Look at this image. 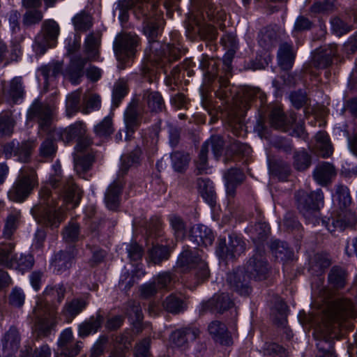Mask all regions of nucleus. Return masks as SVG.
<instances>
[{
	"label": "nucleus",
	"mask_w": 357,
	"mask_h": 357,
	"mask_svg": "<svg viewBox=\"0 0 357 357\" xmlns=\"http://www.w3.org/2000/svg\"><path fill=\"white\" fill-rule=\"evenodd\" d=\"M54 174H51L48 183L39 191L38 203L33 206L31 213L39 223L51 229L58 228L64 220L65 215L57 198L63 202L77 206L81 199V190L72 178L61 177V166L56 162L52 166Z\"/></svg>",
	"instance_id": "f257e3e1"
},
{
	"label": "nucleus",
	"mask_w": 357,
	"mask_h": 357,
	"mask_svg": "<svg viewBox=\"0 0 357 357\" xmlns=\"http://www.w3.org/2000/svg\"><path fill=\"white\" fill-rule=\"evenodd\" d=\"M335 197L340 205L341 213L327 220H320L318 217L319 211L324 206V194L321 189L310 193L304 191L298 192L296 195L297 207L308 223L315 225L319 224L321 221L331 233L336 230L343 231L346 227H351L356 222L354 214L347 209L351 202L348 188L344 185H338Z\"/></svg>",
	"instance_id": "f03ea898"
},
{
	"label": "nucleus",
	"mask_w": 357,
	"mask_h": 357,
	"mask_svg": "<svg viewBox=\"0 0 357 357\" xmlns=\"http://www.w3.org/2000/svg\"><path fill=\"white\" fill-rule=\"evenodd\" d=\"M179 0H165L164 6L169 9L171 7L176 6ZM130 7H136L137 10L142 11L145 17L144 25L143 28L144 33L147 37L149 46L146 50V56L148 63L142 66L141 72L144 78L148 82H151V75L153 73L151 68L150 62L156 61L162 54L168 53L174 59L178 58L176 48L173 45H167L165 49L160 50V45L156 40L159 33V22L161 14L156 10V5L154 0H131L129 3Z\"/></svg>",
	"instance_id": "7ed1b4c3"
},
{
	"label": "nucleus",
	"mask_w": 357,
	"mask_h": 357,
	"mask_svg": "<svg viewBox=\"0 0 357 357\" xmlns=\"http://www.w3.org/2000/svg\"><path fill=\"white\" fill-rule=\"evenodd\" d=\"M66 292L63 284H50L38 296L33 310V331L36 338L46 337L56 332L58 309L64 299Z\"/></svg>",
	"instance_id": "20e7f679"
},
{
	"label": "nucleus",
	"mask_w": 357,
	"mask_h": 357,
	"mask_svg": "<svg viewBox=\"0 0 357 357\" xmlns=\"http://www.w3.org/2000/svg\"><path fill=\"white\" fill-rule=\"evenodd\" d=\"M142 151L137 146L133 151L121 158V167L118 178L111 183L105 193V203L110 211H117L121 202V196L123 188V181L121 177L127 174L129 168L139 164Z\"/></svg>",
	"instance_id": "39448f33"
},
{
	"label": "nucleus",
	"mask_w": 357,
	"mask_h": 357,
	"mask_svg": "<svg viewBox=\"0 0 357 357\" xmlns=\"http://www.w3.org/2000/svg\"><path fill=\"white\" fill-rule=\"evenodd\" d=\"M338 314L334 309H328L322 317L323 326H320L314 333L317 339L318 353L317 357H337L333 351L334 337L333 324L338 319Z\"/></svg>",
	"instance_id": "423d86ee"
},
{
	"label": "nucleus",
	"mask_w": 357,
	"mask_h": 357,
	"mask_svg": "<svg viewBox=\"0 0 357 357\" xmlns=\"http://www.w3.org/2000/svg\"><path fill=\"white\" fill-rule=\"evenodd\" d=\"M176 264L183 271L193 269L197 284L206 280L209 276L208 264L201 250L190 249L188 245L183 247Z\"/></svg>",
	"instance_id": "0eeeda50"
},
{
	"label": "nucleus",
	"mask_w": 357,
	"mask_h": 357,
	"mask_svg": "<svg viewBox=\"0 0 357 357\" xmlns=\"http://www.w3.org/2000/svg\"><path fill=\"white\" fill-rule=\"evenodd\" d=\"M99 38L93 34H89L84 42V51L87 59L81 56H75L71 59L67 75L70 81L77 84L83 76V68L87 61H96L98 58Z\"/></svg>",
	"instance_id": "6e6552de"
},
{
	"label": "nucleus",
	"mask_w": 357,
	"mask_h": 357,
	"mask_svg": "<svg viewBox=\"0 0 357 357\" xmlns=\"http://www.w3.org/2000/svg\"><path fill=\"white\" fill-rule=\"evenodd\" d=\"M38 184L37 174L33 169H22L14 185L8 192V197L14 202H23Z\"/></svg>",
	"instance_id": "1a4fd4ad"
},
{
	"label": "nucleus",
	"mask_w": 357,
	"mask_h": 357,
	"mask_svg": "<svg viewBox=\"0 0 357 357\" xmlns=\"http://www.w3.org/2000/svg\"><path fill=\"white\" fill-rule=\"evenodd\" d=\"M15 243L1 242V266L15 269L22 274L31 270L34 264V258L32 255L21 254L18 257L14 252Z\"/></svg>",
	"instance_id": "9d476101"
},
{
	"label": "nucleus",
	"mask_w": 357,
	"mask_h": 357,
	"mask_svg": "<svg viewBox=\"0 0 357 357\" xmlns=\"http://www.w3.org/2000/svg\"><path fill=\"white\" fill-rule=\"evenodd\" d=\"M245 250V243L242 237L236 233H231L229 235L228 244H227L225 238L218 239L215 252L219 258L229 260L240 256Z\"/></svg>",
	"instance_id": "9b49d317"
},
{
	"label": "nucleus",
	"mask_w": 357,
	"mask_h": 357,
	"mask_svg": "<svg viewBox=\"0 0 357 357\" xmlns=\"http://www.w3.org/2000/svg\"><path fill=\"white\" fill-rule=\"evenodd\" d=\"M160 229L158 223L150 224L146 229L147 244L151 243L152 248L149 250L148 257L150 261L158 264L167 260L170 256V250L166 245H154L153 239L160 236Z\"/></svg>",
	"instance_id": "f8f14e48"
},
{
	"label": "nucleus",
	"mask_w": 357,
	"mask_h": 357,
	"mask_svg": "<svg viewBox=\"0 0 357 357\" xmlns=\"http://www.w3.org/2000/svg\"><path fill=\"white\" fill-rule=\"evenodd\" d=\"M246 271L250 278L262 280L267 278L269 266L265 255V248L258 247L255 254L249 259L246 266Z\"/></svg>",
	"instance_id": "ddd939ff"
},
{
	"label": "nucleus",
	"mask_w": 357,
	"mask_h": 357,
	"mask_svg": "<svg viewBox=\"0 0 357 357\" xmlns=\"http://www.w3.org/2000/svg\"><path fill=\"white\" fill-rule=\"evenodd\" d=\"M269 123L275 128L285 132L293 130L298 136L303 132V123L296 121V113H270Z\"/></svg>",
	"instance_id": "4468645a"
},
{
	"label": "nucleus",
	"mask_w": 357,
	"mask_h": 357,
	"mask_svg": "<svg viewBox=\"0 0 357 357\" xmlns=\"http://www.w3.org/2000/svg\"><path fill=\"white\" fill-rule=\"evenodd\" d=\"M82 345V341L73 340L71 328H67L61 333L58 340V350L61 357H75L79 354Z\"/></svg>",
	"instance_id": "2eb2a0df"
},
{
	"label": "nucleus",
	"mask_w": 357,
	"mask_h": 357,
	"mask_svg": "<svg viewBox=\"0 0 357 357\" xmlns=\"http://www.w3.org/2000/svg\"><path fill=\"white\" fill-rule=\"evenodd\" d=\"M200 334L199 329L194 325H188L174 331L170 335L171 343L176 347L185 349L190 342L195 340Z\"/></svg>",
	"instance_id": "dca6fc26"
},
{
	"label": "nucleus",
	"mask_w": 357,
	"mask_h": 357,
	"mask_svg": "<svg viewBox=\"0 0 357 357\" xmlns=\"http://www.w3.org/2000/svg\"><path fill=\"white\" fill-rule=\"evenodd\" d=\"M139 39L137 35L126 33L120 36L115 45V53L119 61L131 58L135 52Z\"/></svg>",
	"instance_id": "f3484780"
},
{
	"label": "nucleus",
	"mask_w": 357,
	"mask_h": 357,
	"mask_svg": "<svg viewBox=\"0 0 357 357\" xmlns=\"http://www.w3.org/2000/svg\"><path fill=\"white\" fill-rule=\"evenodd\" d=\"M77 255V250L74 245L56 253L52 262L54 272L56 274H62L69 270L75 263Z\"/></svg>",
	"instance_id": "a211bd4d"
},
{
	"label": "nucleus",
	"mask_w": 357,
	"mask_h": 357,
	"mask_svg": "<svg viewBox=\"0 0 357 357\" xmlns=\"http://www.w3.org/2000/svg\"><path fill=\"white\" fill-rule=\"evenodd\" d=\"M257 213V222L255 225L251 222L249 226L245 229V231L250 236L256 248L261 247L264 248V242L267 240L270 233V227L264 222L261 220V211L258 209L255 210Z\"/></svg>",
	"instance_id": "6ab92c4d"
},
{
	"label": "nucleus",
	"mask_w": 357,
	"mask_h": 357,
	"mask_svg": "<svg viewBox=\"0 0 357 357\" xmlns=\"http://www.w3.org/2000/svg\"><path fill=\"white\" fill-rule=\"evenodd\" d=\"M32 149L33 144L30 142L20 144L17 140H13L4 145L3 152L7 158L15 156L17 160L26 162L31 158Z\"/></svg>",
	"instance_id": "aec40b11"
},
{
	"label": "nucleus",
	"mask_w": 357,
	"mask_h": 357,
	"mask_svg": "<svg viewBox=\"0 0 357 357\" xmlns=\"http://www.w3.org/2000/svg\"><path fill=\"white\" fill-rule=\"evenodd\" d=\"M234 303L228 294L221 293L215 294L208 301L201 304L199 312L203 314L208 311L222 314L231 308Z\"/></svg>",
	"instance_id": "412c9836"
},
{
	"label": "nucleus",
	"mask_w": 357,
	"mask_h": 357,
	"mask_svg": "<svg viewBox=\"0 0 357 357\" xmlns=\"http://www.w3.org/2000/svg\"><path fill=\"white\" fill-rule=\"evenodd\" d=\"M227 282L230 288L241 296H246L251 292L249 277L242 269H237L229 273L227 276Z\"/></svg>",
	"instance_id": "4be33fe9"
},
{
	"label": "nucleus",
	"mask_w": 357,
	"mask_h": 357,
	"mask_svg": "<svg viewBox=\"0 0 357 357\" xmlns=\"http://www.w3.org/2000/svg\"><path fill=\"white\" fill-rule=\"evenodd\" d=\"M188 238L195 246L207 247L212 245L215 236L208 227L204 225H195L191 227Z\"/></svg>",
	"instance_id": "5701e85b"
},
{
	"label": "nucleus",
	"mask_w": 357,
	"mask_h": 357,
	"mask_svg": "<svg viewBox=\"0 0 357 357\" xmlns=\"http://www.w3.org/2000/svg\"><path fill=\"white\" fill-rule=\"evenodd\" d=\"M104 321V316L98 310L96 314L91 316L78 325V336L84 339L96 333L101 328Z\"/></svg>",
	"instance_id": "b1692460"
},
{
	"label": "nucleus",
	"mask_w": 357,
	"mask_h": 357,
	"mask_svg": "<svg viewBox=\"0 0 357 357\" xmlns=\"http://www.w3.org/2000/svg\"><path fill=\"white\" fill-rule=\"evenodd\" d=\"M86 127L83 122L78 121L71 124L64 129L54 130V136L58 137L65 143H69L75 139L77 141L86 134Z\"/></svg>",
	"instance_id": "393cba45"
},
{
	"label": "nucleus",
	"mask_w": 357,
	"mask_h": 357,
	"mask_svg": "<svg viewBox=\"0 0 357 357\" xmlns=\"http://www.w3.org/2000/svg\"><path fill=\"white\" fill-rule=\"evenodd\" d=\"M1 342L3 357H14L20 344V337L17 329L15 327H10Z\"/></svg>",
	"instance_id": "a878e982"
},
{
	"label": "nucleus",
	"mask_w": 357,
	"mask_h": 357,
	"mask_svg": "<svg viewBox=\"0 0 357 357\" xmlns=\"http://www.w3.org/2000/svg\"><path fill=\"white\" fill-rule=\"evenodd\" d=\"M88 304L89 302L85 297L73 298L65 303L61 313L66 319L71 321L80 314L86 307Z\"/></svg>",
	"instance_id": "bb28decb"
},
{
	"label": "nucleus",
	"mask_w": 357,
	"mask_h": 357,
	"mask_svg": "<svg viewBox=\"0 0 357 357\" xmlns=\"http://www.w3.org/2000/svg\"><path fill=\"white\" fill-rule=\"evenodd\" d=\"M224 178L227 194L233 197L236 193V188L243 182L245 175L239 169L231 168L225 174Z\"/></svg>",
	"instance_id": "cd10ccee"
},
{
	"label": "nucleus",
	"mask_w": 357,
	"mask_h": 357,
	"mask_svg": "<svg viewBox=\"0 0 357 357\" xmlns=\"http://www.w3.org/2000/svg\"><path fill=\"white\" fill-rule=\"evenodd\" d=\"M336 174L334 166L327 162L319 164L313 172L314 180L320 185H326Z\"/></svg>",
	"instance_id": "c85d7f7f"
},
{
	"label": "nucleus",
	"mask_w": 357,
	"mask_h": 357,
	"mask_svg": "<svg viewBox=\"0 0 357 357\" xmlns=\"http://www.w3.org/2000/svg\"><path fill=\"white\" fill-rule=\"evenodd\" d=\"M209 333L222 344L229 345L231 339L226 325L220 321H212L208 327Z\"/></svg>",
	"instance_id": "c756f323"
},
{
	"label": "nucleus",
	"mask_w": 357,
	"mask_h": 357,
	"mask_svg": "<svg viewBox=\"0 0 357 357\" xmlns=\"http://www.w3.org/2000/svg\"><path fill=\"white\" fill-rule=\"evenodd\" d=\"M328 281L331 287L335 289L344 288L347 281V273L344 268L339 266L332 267L328 275Z\"/></svg>",
	"instance_id": "7c9ffc66"
},
{
	"label": "nucleus",
	"mask_w": 357,
	"mask_h": 357,
	"mask_svg": "<svg viewBox=\"0 0 357 357\" xmlns=\"http://www.w3.org/2000/svg\"><path fill=\"white\" fill-rule=\"evenodd\" d=\"M222 121L226 123L235 135H241L244 130L245 116L239 113H221Z\"/></svg>",
	"instance_id": "2f4dec72"
},
{
	"label": "nucleus",
	"mask_w": 357,
	"mask_h": 357,
	"mask_svg": "<svg viewBox=\"0 0 357 357\" xmlns=\"http://www.w3.org/2000/svg\"><path fill=\"white\" fill-rule=\"evenodd\" d=\"M270 248L273 255L278 261H287L293 259L294 252L285 242L274 240L271 243Z\"/></svg>",
	"instance_id": "473e14b6"
},
{
	"label": "nucleus",
	"mask_w": 357,
	"mask_h": 357,
	"mask_svg": "<svg viewBox=\"0 0 357 357\" xmlns=\"http://www.w3.org/2000/svg\"><path fill=\"white\" fill-rule=\"evenodd\" d=\"M316 153L323 157L328 158L333 153V149L328 134L324 131H319L315 136Z\"/></svg>",
	"instance_id": "72a5a7b5"
},
{
	"label": "nucleus",
	"mask_w": 357,
	"mask_h": 357,
	"mask_svg": "<svg viewBox=\"0 0 357 357\" xmlns=\"http://www.w3.org/2000/svg\"><path fill=\"white\" fill-rule=\"evenodd\" d=\"M163 307L172 314L183 312L186 309V305L181 298L176 294H171L162 302Z\"/></svg>",
	"instance_id": "f704fd0d"
},
{
	"label": "nucleus",
	"mask_w": 357,
	"mask_h": 357,
	"mask_svg": "<svg viewBox=\"0 0 357 357\" xmlns=\"http://www.w3.org/2000/svg\"><path fill=\"white\" fill-rule=\"evenodd\" d=\"M278 59L280 66L284 70L291 68L294 60V54L292 47L288 43H283L280 45L278 52Z\"/></svg>",
	"instance_id": "c9c22d12"
},
{
	"label": "nucleus",
	"mask_w": 357,
	"mask_h": 357,
	"mask_svg": "<svg viewBox=\"0 0 357 357\" xmlns=\"http://www.w3.org/2000/svg\"><path fill=\"white\" fill-rule=\"evenodd\" d=\"M93 155L91 153L77 155L74 158V168L79 176L86 178L85 174L91 169Z\"/></svg>",
	"instance_id": "e433bc0d"
},
{
	"label": "nucleus",
	"mask_w": 357,
	"mask_h": 357,
	"mask_svg": "<svg viewBox=\"0 0 357 357\" xmlns=\"http://www.w3.org/2000/svg\"><path fill=\"white\" fill-rule=\"evenodd\" d=\"M20 215V212L15 209L10 211L5 220V225L3 231V238L8 240L11 239V237L17 228Z\"/></svg>",
	"instance_id": "4c0bfd02"
},
{
	"label": "nucleus",
	"mask_w": 357,
	"mask_h": 357,
	"mask_svg": "<svg viewBox=\"0 0 357 357\" xmlns=\"http://www.w3.org/2000/svg\"><path fill=\"white\" fill-rule=\"evenodd\" d=\"M124 121L126 125L125 139L129 140L132 135L139 127L142 121L141 113H124Z\"/></svg>",
	"instance_id": "58836bf2"
},
{
	"label": "nucleus",
	"mask_w": 357,
	"mask_h": 357,
	"mask_svg": "<svg viewBox=\"0 0 357 357\" xmlns=\"http://www.w3.org/2000/svg\"><path fill=\"white\" fill-rule=\"evenodd\" d=\"M311 163L312 157L305 149L297 151L294 153L293 165L296 170L300 172L305 171L310 167Z\"/></svg>",
	"instance_id": "ea45409f"
},
{
	"label": "nucleus",
	"mask_w": 357,
	"mask_h": 357,
	"mask_svg": "<svg viewBox=\"0 0 357 357\" xmlns=\"http://www.w3.org/2000/svg\"><path fill=\"white\" fill-rule=\"evenodd\" d=\"M144 97L146 99L149 108L152 112H160L165 109V101L157 91H146Z\"/></svg>",
	"instance_id": "a19ab883"
},
{
	"label": "nucleus",
	"mask_w": 357,
	"mask_h": 357,
	"mask_svg": "<svg viewBox=\"0 0 357 357\" xmlns=\"http://www.w3.org/2000/svg\"><path fill=\"white\" fill-rule=\"evenodd\" d=\"M28 119H37L40 130L50 133L52 130L53 113H28Z\"/></svg>",
	"instance_id": "79ce46f5"
},
{
	"label": "nucleus",
	"mask_w": 357,
	"mask_h": 357,
	"mask_svg": "<svg viewBox=\"0 0 357 357\" xmlns=\"http://www.w3.org/2000/svg\"><path fill=\"white\" fill-rule=\"evenodd\" d=\"M251 152V148L246 144L241 143L239 141H234L228 147L226 153L225 162L229 156H248Z\"/></svg>",
	"instance_id": "37998d69"
},
{
	"label": "nucleus",
	"mask_w": 357,
	"mask_h": 357,
	"mask_svg": "<svg viewBox=\"0 0 357 357\" xmlns=\"http://www.w3.org/2000/svg\"><path fill=\"white\" fill-rule=\"evenodd\" d=\"M62 234L66 242L75 243L78 241L81 238L79 225L74 221L69 222L64 227Z\"/></svg>",
	"instance_id": "c03bdc74"
},
{
	"label": "nucleus",
	"mask_w": 357,
	"mask_h": 357,
	"mask_svg": "<svg viewBox=\"0 0 357 357\" xmlns=\"http://www.w3.org/2000/svg\"><path fill=\"white\" fill-rule=\"evenodd\" d=\"M173 168L175 171L181 172L186 169L190 158L189 155L183 151H174L171 155Z\"/></svg>",
	"instance_id": "a18cd8bd"
},
{
	"label": "nucleus",
	"mask_w": 357,
	"mask_h": 357,
	"mask_svg": "<svg viewBox=\"0 0 357 357\" xmlns=\"http://www.w3.org/2000/svg\"><path fill=\"white\" fill-rule=\"evenodd\" d=\"M153 280L159 291H170L174 288L175 283L174 278L169 272L159 273Z\"/></svg>",
	"instance_id": "49530a36"
},
{
	"label": "nucleus",
	"mask_w": 357,
	"mask_h": 357,
	"mask_svg": "<svg viewBox=\"0 0 357 357\" xmlns=\"http://www.w3.org/2000/svg\"><path fill=\"white\" fill-rule=\"evenodd\" d=\"M128 93V85L123 79H119L114 86L112 91V103L117 107Z\"/></svg>",
	"instance_id": "de8ad7c7"
},
{
	"label": "nucleus",
	"mask_w": 357,
	"mask_h": 357,
	"mask_svg": "<svg viewBox=\"0 0 357 357\" xmlns=\"http://www.w3.org/2000/svg\"><path fill=\"white\" fill-rule=\"evenodd\" d=\"M51 351L47 344H44L39 348L33 350L30 346H25L21 351V357H50Z\"/></svg>",
	"instance_id": "09e8293b"
},
{
	"label": "nucleus",
	"mask_w": 357,
	"mask_h": 357,
	"mask_svg": "<svg viewBox=\"0 0 357 357\" xmlns=\"http://www.w3.org/2000/svg\"><path fill=\"white\" fill-rule=\"evenodd\" d=\"M72 21L77 31H86L92 26L91 17L84 12L77 14Z\"/></svg>",
	"instance_id": "8fccbe9b"
},
{
	"label": "nucleus",
	"mask_w": 357,
	"mask_h": 357,
	"mask_svg": "<svg viewBox=\"0 0 357 357\" xmlns=\"http://www.w3.org/2000/svg\"><path fill=\"white\" fill-rule=\"evenodd\" d=\"M113 132L112 119L109 114L94 127V132L100 137H107Z\"/></svg>",
	"instance_id": "3c124183"
},
{
	"label": "nucleus",
	"mask_w": 357,
	"mask_h": 357,
	"mask_svg": "<svg viewBox=\"0 0 357 357\" xmlns=\"http://www.w3.org/2000/svg\"><path fill=\"white\" fill-rule=\"evenodd\" d=\"M169 224L177 238H182L185 234V224L179 216L171 215L169 217Z\"/></svg>",
	"instance_id": "603ef678"
},
{
	"label": "nucleus",
	"mask_w": 357,
	"mask_h": 357,
	"mask_svg": "<svg viewBox=\"0 0 357 357\" xmlns=\"http://www.w3.org/2000/svg\"><path fill=\"white\" fill-rule=\"evenodd\" d=\"M264 355L273 357H283L287 356L286 349L275 342H266L263 346Z\"/></svg>",
	"instance_id": "864d4df0"
},
{
	"label": "nucleus",
	"mask_w": 357,
	"mask_h": 357,
	"mask_svg": "<svg viewBox=\"0 0 357 357\" xmlns=\"http://www.w3.org/2000/svg\"><path fill=\"white\" fill-rule=\"evenodd\" d=\"M56 149L55 142L48 137L40 146V155L45 158H52L56 155Z\"/></svg>",
	"instance_id": "5fc2aeb1"
},
{
	"label": "nucleus",
	"mask_w": 357,
	"mask_h": 357,
	"mask_svg": "<svg viewBox=\"0 0 357 357\" xmlns=\"http://www.w3.org/2000/svg\"><path fill=\"white\" fill-rule=\"evenodd\" d=\"M209 150V144L204 143L202 146L198 160L196 162V167L198 174L206 173L208 169L207 153Z\"/></svg>",
	"instance_id": "6e6d98bb"
},
{
	"label": "nucleus",
	"mask_w": 357,
	"mask_h": 357,
	"mask_svg": "<svg viewBox=\"0 0 357 357\" xmlns=\"http://www.w3.org/2000/svg\"><path fill=\"white\" fill-rule=\"evenodd\" d=\"M272 171L280 180L285 181L290 174L291 168L288 163L283 161H277L273 164Z\"/></svg>",
	"instance_id": "4d7b16f0"
},
{
	"label": "nucleus",
	"mask_w": 357,
	"mask_h": 357,
	"mask_svg": "<svg viewBox=\"0 0 357 357\" xmlns=\"http://www.w3.org/2000/svg\"><path fill=\"white\" fill-rule=\"evenodd\" d=\"M9 94L15 102H17L22 98L24 95V88L21 79L14 78L11 81Z\"/></svg>",
	"instance_id": "13d9d810"
},
{
	"label": "nucleus",
	"mask_w": 357,
	"mask_h": 357,
	"mask_svg": "<svg viewBox=\"0 0 357 357\" xmlns=\"http://www.w3.org/2000/svg\"><path fill=\"white\" fill-rule=\"evenodd\" d=\"M43 29L47 40H55L59 34V26L54 20H47L43 24Z\"/></svg>",
	"instance_id": "bf43d9fd"
},
{
	"label": "nucleus",
	"mask_w": 357,
	"mask_h": 357,
	"mask_svg": "<svg viewBox=\"0 0 357 357\" xmlns=\"http://www.w3.org/2000/svg\"><path fill=\"white\" fill-rule=\"evenodd\" d=\"M151 339L146 337L139 342L135 347V357H151L150 348Z\"/></svg>",
	"instance_id": "052dcab7"
},
{
	"label": "nucleus",
	"mask_w": 357,
	"mask_h": 357,
	"mask_svg": "<svg viewBox=\"0 0 357 357\" xmlns=\"http://www.w3.org/2000/svg\"><path fill=\"white\" fill-rule=\"evenodd\" d=\"M43 19V13L39 10H29L23 17V24L25 26H32L39 23Z\"/></svg>",
	"instance_id": "680f3d73"
},
{
	"label": "nucleus",
	"mask_w": 357,
	"mask_h": 357,
	"mask_svg": "<svg viewBox=\"0 0 357 357\" xmlns=\"http://www.w3.org/2000/svg\"><path fill=\"white\" fill-rule=\"evenodd\" d=\"M332 31L338 36H342L351 31V28L340 18L331 21Z\"/></svg>",
	"instance_id": "e2e57ef3"
},
{
	"label": "nucleus",
	"mask_w": 357,
	"mask_h": 357,
	"mask_svg": "<svg viewBox=\"0 0 357 357\" xmlns=\"http://www.w3.org/2000/svg\"><path fill=\"white\" fill-rule=\"evenodd\" d=\"M108 342V337L105 335L100 336L96 343L91 348V357H99L103 354L105 345Z\"/></svg>",
	"instance_id": "0e129e2a"
},
{
	"label": "nucleus",
	"mask_w": 357,
	"mask_h": 357,
	"mask_svg": "<svg viewBox=\"0 0 357 357\" xmlns=\"http://www.w3.org/2000/svg\"><path fill=\"white\" fill-rule=\"evenodd\" d=\"M128 257L131 261H137L142 258L144 251L137 243H131L126 248Z\"/></svg>",
	"instance_id": "69168bd1"
},
{
	"label": "nucleus",
	"mask_w": 357,
	"mask_h": 357,
	"mask_svg": "<svg viewBox=\"0 0 357 357\" xmlns=\"http://www.w3.org/2000/svg\"><path fill=\"white\" fill-rule=\"evenodd\" d=\"M25 296L21 289L14 288L9 296V303L15 307H21L24 302Z\"/></svg>",
	"instance_id": "338daca9"
},
{
	"label": "nucleus",
	"mask_w": 357,
	"mask_h": 357,
	"mask_svg": "<svg viewBox=\"0 0 357 357\" xmlns=\"http://www.w3.org/2000/svg\"><path fill=\"white\" fill-rule=\"evenodd\" d=\"M290 100L296 109H300L307 103L306 93L303 91L291 93Z\"/></svg>",
	"instance_id": "774afa93"
}]
</instances>
